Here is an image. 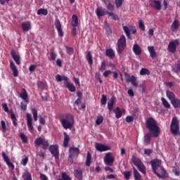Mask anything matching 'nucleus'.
Returning <instances> with one entry per match:
<instances>
[{"label":"nucleus","instance_id":"1","mask_svg":"<svg viewBox=\"0 0 180 180\" xmlns=\"http://www.w3.org/2000/svg\"><path fill=\"white\" fill-rule=\"evenodd\" d=\"M146 127L149 130L150 133L153 134V137H158L160 136V128L157 125V121L153 117H149L146 121Z\"/></svg>","mask_w":180,"mask_h":180},{"label":"nucleus","instance_id":"2","mask_svg":"<svg viewBox=\"0 0 180 180\" xmlns=\"http://www.w3.org/2000/svg\"><path fill=\"white\" fill-rule=\"evenodd\" d=\"M61 124L65 130L67 129H71L74 126V117L72 115L66 114L63 118L60 120Z\"/></svg>","mask_w":180,"mask_h":180},{"label":"nucleus","instance_id":"3","mask_svg":"<svg viewBox=\"0 0 180 180\" xmlns=\"http://www.w3.org/2000/svg\"><path fill=\"white\" fill-rule=\"evenodd\" d=\"M117 51L118 54H122L123 50L126 49V37L122 35L117 42Z\"/></svg>","mask_w":180,"mask_h":180},{"label":"nucleus","instance_id":"4","mask_svg":"<svg viewBox=\"0 0 180 180\" xmlns=\"http://www.w3.org/2000/svg\"><path fill=\"white\" fill-rule=\"evenodd\" d=\"M170 130L174 136L179 134V121L176 117H173L170 126Z\"/></svg>","mask_w":180,"mask_h":180},{"label":"nucleus","instance_id":"5","mask_svg":"<svg viewBox=\"0 0 180 180\" xmlns=\"http://www.w3.org/2000/svg\"><path fill=\"white\" fill-rule=\"evenodd\" d=\"M131 161L133 162V164L135 165V167H136L139 169V171H140V172H141L142 174H146V166L144 165L143 163L141 162V160L134 156L132 157L131 158Z\"/></svg>","mask_w":180,"mask_h":180},{"label":"nucleus","instance_id":"6","mask_svg":"<svg viewBox=\"0 0 180 180\" xmlns=\"http://www.w3.org/2000/svg\"><path fill=\"white\" fill-rule=\"evenodd\" d=\"M115 162V157H113V153L108 152L105 154L104 157V164L112 167Z\"/></svg>","mask_w":180,"mask_h":180},{"label":"nucleus","instance_id":"7","mask_svg":"<svg viewBox=\"0 0 180 180\" xmlns=\"http://www.w3.org/2000/svg\"><path fill=\"white\" fill-rule=\"evenodd\" d=\"M176 46H179V39L171 41L167 46L168 51H169V53H175V51H176Z\"/></svg>","mask_w":180,"mask_h":180},{"label":"nucleus","instance_id":"8","mask_svg":"<svg viewBox=\"0 0 180 180\" xmlns=\"http://www.w3.org/2000/svg\"><path fill=\"white\" fill-rule=\"evenodd\" d=\"M49 151L53 154V157L57 160L60 157V153H58V146L52 145L49 146Z\"/></svg>","mask_w":180,"mask_h":180},{"label":"nucleus","instance_id":"9","mask_svg":"<svg viewBox=\"0 0 180 180\" xmlns=\"http://www.w3.org/2000/svg\"><path fill=\"white\" fill-rule=\"evenodd\" d=\"M153 172L158 178H165V176H167V171H165V169L162 167V166L160 167Z\"/></svg>","mask_w":180,"mask_h":180},{"label":"nucleus","instance_id":"10","mask_svg":"<svg viewBox=\"0 0 180 180\" xmlns=\"http://www.w3.org/2000/svg\"><path fill=\"white\" fill-rule=\"evenodd\" d=\"M95 147H96V150H97V151H100V153H103L105 151H109V150H110V147H109L106 145H103V144H101V143H96Z\"/></svg>","mask_w":180,"mask_h":180},{"label":"nucleus","instance_id":"11","mask_svg":"<svg viewBox=\"0 0 180 180\" xmlns=\"http://www.w3.org/2000/svg\"><path fill=\"white\" fill-rule=\"evenodd\" d=\"M27 125L30 131H32L33 130V118L30 113H27Z\"/></svg>","mask_w":180,"mask_h":180},{"label":"nucleus","instance_id":"12","mask_svg":"<svg viewBox=\"0 0 180 180\" xmlns=\"http://www.w3.org/2000/svg\"><path fill=\"white\" fill-rule=\"evenodd\" d=\"M170 29L173 33H176L179 30V20L175 19L171 25Z\"/></svg>","mask_w":180,"mask_h":180},{"label":"nucleus","instance_id":"13","mask_svg":"<svg viewBox=\"0 0 180 180\" xmlns=\"http://www.w3.org/2000/svg\"><path fill=\"white\" fill-rule=\"evenodd\" d=\"M108 10L102 8V7H98L96 10V14L98 16V18H101V16H105V15H108Z\"/></svg>","mask_w":180,"mask_h":180},{"label":"nucleus","instance_id":"14","mask_svg":"<svg viewBox=\"0 0 180 180\" xmlns=\"http://www.w3.org/2000/svg\"><path fill=\"white\" fill-rule=\"evenodd\" d=\"M161 165V160H151V166H152V169L153 172H155V171L160 168Z\"/></svg>","mask_w":180,"mask_h":180},{"label":"nucleus","instance_id":"15","mask_svg":"<svg viewBox=\"0 0 180 180\" xmlns=\"http://www.w3.org/2000/svg\"><path fill=\"white\" fill-rule=\"evenodd\" d=\"M21 27L22 29V32H29V30H32V22L30 21H25L21 24Z\"/></svg>","mask_w":180,"mask_h":180},{"label":"nucleus","instance_id":"16","mask_svg":"<svg viewBox=\"0 0 180 180\" xmlns=\"http://www.w3.org/2000/svg\"><path fill=\"white\" fill-rule=\"evenodd\" d=\"M69 158H72L75 155L79 154V148H70L69 149Z\"/></svg>","mask_w":180,"mask_h":180},{"label":"nucleus","instance_id":"17","mask_svg":"<svg viewBox=\"0 0 180 180\" xmlns=\"http://www.w3.org/2000/svg\"><path fill=\"white\" fill-rule=\"evenodd\" d=\"M11 56L14 60V61H15V63L18 65H20L21 62H20V56L18 54H16V52H15L14 50L11 51Z\"/></svg>","mask_w":180,"mask_h":180},{"label":"nucleus","instance_id":"18","mask_svg":"<svg viewBox=\"0 0 180 180\" xmlns=\"http://www.w3.org/2000/svg\"><path fill=\"white\" fill-rule=\"evenodd\" d=\"M10 68L13 71V77H18L19 75V71H18V68H16V65H15L13 61L10 62Z\"/></svg>","mask_w":180,"mask_h":180},{"label":"nucleus","instance_id":"19","mask_svg":"<svg viewBox=\"0 0 180 180\" xmlns=\"http://www.w3.org/2000/svg\"><path fill=\"white\" fill-rule=\"evenodd\" d=\"M82 169H76L74 172V175L77 180H82Z\"/></svg>","mask_w":180,"mask_h":180},{"label":"nucleus","instance_id":"20","mask_svg":"<svg viewBox=\"0 0 180 180\" xmlns=\"http://www.w3.org/2000/svg\"><path fill=\"white\" fill-rule=\"evenodd\" d=\"M132 50L134 53L136 54V56H140L141 54V48L140 47V45L138 44H135L132 48Z\"/></svg>","mask_w":180,"mask_h":180},{"label":"nucleus","instance_id":"21","mask_svg":"<svg viewBox=\"0 0 180 180\" xmlns=\"http://www.w3.org/2000/svg\"><path fill=\"white\" fill-rule=\"evenodd\" d=\"M64 140H63V147L67 148L68 147V143H70V135L67 132H63Z\"/></svg>","mask_w":180,"mask_h":180},{"label":"nucleus","instance_id":"22","mask_svg":"<svg viewBox=\"0 0 180 180\" xmlns=\"http://www.w3.org/2000/svg\"><path fill=\"white\" fill-rule=\"evenodd\" d=\"M86 60L88 61L89 65L94 64V59L92 57V51H89L87 55L86 56Z\"/></svg>","mask_w":180,"mask_h":180},{"label":"nucleus","instance_id":"23","mask_svg":"<svg viewBox=\"0 0 180 180\" xmlns=\"http://www.w3.org/2000/svg\"><path fill=\"white\" fill-rule=\"evenodd\" d=\"M166 96L167 98H169V100L170 101V102L173 100H174L175 98H176L175 94L169 90H167L166 91Z\"/></svg>","mask_w":180,"mask_h":180},{"label":"nucleus","instance_id":"24","mask_svg":"<svg viewBox=\"0 0 180 180\" xmlns=\"http://www.w3.org/2000/svg\"><path fill=\"white\" fill-rule=\"evenodd\" d=\"M65 86H66V88H68V89H69V91H70V92H75V86H74V84H72V83H70L69 82H65Z\"/></svg>","mask_w":180,"mask_h":180},{"label":"nucleus","instance_id":"25","mask_svg":"<svg viewBox=\"0 0 180 180\" xmlns=\"http://www.w3.org/2000/svg\"><path fill=\"white\" fill-rule=\"evenodd\" d=\"M27 91H26V89H22V92L20 94V97L21 99H23L26 103L29 102V100H27Z\"/></svg>","mask_w":180,"mask_h":180},{"label":"nucleus","instance_id":"26","mask_svg":"<svg viewBox=\"0 0 180 180\" xmlns=\"http://www.w3.org/2000/svg\"><path fill=\"white\" fill-rule=\"evenodd\" d=\"M113 105H115V98L112 96L108 102V109L110 112L113 109Z\"/></svg>","mask_w":180,"mask_h":180},{"label":"nucleus","instance_id":"27","mask_svg":"<svg viewBox=\"0 0 180 180\" xmlns=\"http://www.w3.org/2000/svg\"><path fill=\"white\" fill-rule=\"evenodd\" d=\"M72 27L78 26V17L75 14H73L72 16Z\"/></svg>","mask_w":180,"mask_h":180},{"label":"nucleus","instance_id":"28","mask_svg":"<svg viewBox=\"0 0 180 180\" xmlns=\"http://www.w3.org/2000/svg\"><path fill=\"white\" fill-rule=\"evenodd\" d=\"M172 105L174 106V109L180 108V100L179 98H175L171 101Z\"/></svg>","mask_w":180,"mask_h":180},{"label":"nucleus","instance_id":"29","mask_svg":"<svg viewBox=\"0 0 180 180\" xmlns=\"http://www.w3.org/2000/svg\"><path fill=\"white\" fill-rule=\"evenodd\" d=\"M156 11H161V1L158 0L153 1V5H152Z\"/></svg>","mask_w":180,"mask_h":180},{"label":"nucleus","instance_id":"30","mask_svg":"<svg viewBox=\"0 0 180 180\" xmlns=\"http://www.w3.org/2000/svg\"><path fill=\"white\" fill-rule=\"evenodd\" d=\"M148 50L152 58H155V57H157V53H155V49H154V46H148Z\"/></svg>","mask_w":180,"mask_h":180},{"label":"nucleus","instance_id":"31","mask_svg":"<svg viewBox=\"0 0 180 180\" xmlns=\"http://www.w3.org/2000/svg\"><path fill=\"white\" fill-rule=\"evenodd\" d=\"M133 171H134V177L135 180H141V175L140 174V173L139 172V171H137L136 169V167H133Z\"/></svg>","mask_w":180,"mask_h":180},{"label":"nucleus","instance_id":"32","mask_svg":"<svg viewBox=\"0 0 180 180\" xmlns=\"http://www.w3.org/2000/svg\"><path fill=\"white\" fill-rule=\"evenodd\" d=\"M105 55L110 58H113L115 57V51L112 49H107L105 51Z\"/></svg>","mask_w":180,"mask_h":180},{"label":"nucleus","instance_id":"33","mask_svg":"<svg viewBox=\"0 0 180 180\" xmlns=\"http://www.w3.org/2000/svg\"><path fill=\"white\" fill-rule=\"evenodd\" d=\"M114 113L115 114L116 119H120V117H122V112L119 107H117L116 109L114 110Z\"/></svg>","mask_w":180,"mask_h":180},{"label":"nucleus","instance_id":"34","mask_svg":"<svg viewBox=\"0 0 180 180\" xmlns=\"http://www.w3.org/2000/svg\"><path fill=\"white\" fill-rule=\"evenodd\" d=\"M172 71L174 72H176V74H179V72H180V61H179L177 63H176L172 67Z\"/></svg>","mask_w":180,"mask_h":180},{"label":"nucleus","instance_id":"35","mask_svg":"<svg viewBox=\"0 0 180 180\" xmlns=\"http://www.w3.org/2000/svg\"><path fill=\"white\" fill-rule=\"evenodd\" d=\"M150 141H151V134H147L144 136V144L145 146H148V144H150Z\"/></svg>","mask_w":180,"mask_h":180},{"label":"nucleus","instance_id":"36","mask_svg":"<svg viewBox=\"0 0 180 180\" xmlns=\"http://www.w3.org/2000/svg\"><path fill=\"white\" fill-rule=\"evenodd\" d=\"M91 160H92V155L91 154V153L87 152V156L86 159V167H91Z\"/></svg>","mask_w":180,"mask_h":180},{"label":"nucleus","instance_id":"37","mask_svg":"<svg viewBox=\"0 0 180 180\" xmlns=\"http://www.w3.org/2000/svg\"><path fill=\"white\" fill-rule=\"evenodd\" d=\"M45 139H43L41 137L37 138L34 141L35 146H41L43 144V142L44 141Z\"/></svg>","mask_w":180,"mask_h":180},{"label":"nucleus","instance_id":"38","mask_svg":"<svg viewBox=\"0 0 180 180\" xmlns=\"http://www.w3.org/2000/svg\"><path fill=\"white\" fill-rule=\"evenodd\" d=\"M161 101H162V103L163 106H165V108H166L167 109H169V108H171V105L169 104V103H168L167 99H165V98H162Z\"/></svg>","mask_w":180,"mask_h":180},{"label":"nucleus","instance_id":"39","mask_svg":"<svg viewBox=\"0 0 180 180\" xmlns=\"http://www.w3.org/2000/svg\"><path fill=\"white\" fill-rule=\"evenodd\" d=\"M22 179L24 180H32V174L27 172L22 174Z\"/></svg>","mask_w":180,"mask_h":180},{"label":"nucleus","instance_id":"40","mask_svg":"<svg viewBox=\"0 0 180 180\" xmlns=\"http://www.w3.org/2000/svg\"><path fill=\"white\" fill-rule=\"evenodd\" d=\"M140 75H150V70L147 68H142L139 72Z\"/></svg>","mask_w":180,"mask_h":180},{"label":"nucleus","instance_id":"41","mask_svg":"<svg viewBox=\"0 0 180 180\" xmlns=\"http://www.w3.org/2000/svg\"><path fill=\"white\" fill-rule=\"evenodd\" d=\"M51 58H49L50 61H55V60L57 58V53L56 51H52L50 52Z\"/></svg>","mask_w":180,"mask_h":180},{"label":"nucleus","instance_id":"42","mask_svg":"<svg viewBox=\"0 0 180 180\" xmlns=\"http://www.w3.org/2000/svg\"><path fill=\"white\" fill-rule=\"evenodd\" d=\"M123 30L125 34H127V37L130 39L131 37V36L130 35V29H129L127 26H124Z\"/></svg>","mask_w":180,"mask_h":180},{"label":"nucleus","instance_id":"43","mask_svg":"<svg viewBox=\"0 0 180 180\" xmlns=\"http://www.w3.org/2000/svg\"><path fill=\"white\" fill-rule=\"evenodd\" d=\"M37 15H44V16L47 15L48 11L44 8H40L37 11Z\"/></svg>","mask_w":180,"mask_h":180},{"label":"nucleus","instance_id":"44","mask_svg":"<svg viewBox=\"0 0 180 180\" xmlns=\"http://www.w3.org/2000/svg\"><path fill=\"white\" fill-rule=\"evenodd\" d=\"M49 146H50V144L49 143V141H47L46 139H44V141L42 142L43 150H47V148H49Z\"/></svg>","mask_w":180,"mask_h":180},{"label":"nucleus","instance_id":"45","mask_svg":"<svg viewBox=\"0 0 180 180\" xmlns=\"http://www.w3.org/2000/svg\"><path fill=\"white\" fill-rule=\"evenodd\" d=\"M31 110L34 122H37V110H36L35 108H32Z\"/></svg>","mask_w":180,"mask_h":180},{"label":"nucleus","instance_id":"46","mask_svg":"<svg viewBox=\"0 0 180 180\" xmlns=\"http://www.w3.org/2000/svg\"><path fill=\"white\" fill-rule=\"evenodd\" d=\"M107 15H108V16H112L114 20H119V16H117V15L115 14L113 12L108 11Z\"/></svg>","mask_w":180,"mask_h":180},{"label":"nucleus","instance_id":"47","mask_svg":"<svg viewBox=\"0 0 180 180\" xmlns=\"http://www.w3.org/2000/svg\"><path fill=\"white\" fill-rule=\"evenodd\" d=\"M1 155L3 157V160L4 161L6 162V164H7L8 162H11V159H9V157H8V155H6V153H2Z\"/></svg>","mask_w":180,"mask_h":180},{"label":"nucleus","instance_id":"48","mask_svg":"<svg viewBox=\"0 0 180 180\" xmlns=\"http://www.w3.org/2000/svg\"><path fill=\"white\" fill-rule=\"evenodd\" d=\"M106 8L110 12H113L115 11V5L112 4V3H108Z\"/></svg>","mask_w":180,"mask_h":180},{"label":"nucleus","instance_id":"49","mask_svg":"<svg viewBox=\"0 0 180 180\" xmlns=\"http://www.w3.org/2000/svg\"><path fill=\"white\" fill-rule=\"evenodd\" d=\"M20 137L22 141V143H27V136H26V135H25V134L23 133H20Z\"/></svg>","mask_w":180,"mask_h":180},{"label":"nucleus","instance_id":"50","mask_svg":"<svg viewBox=\"0 0 180 180\" xmlns=\"http://www.w3.org/2000/svg\"><path fill=\"white\" fill-rule=\"evenodd\" d=\"M11 120L13 122V126H18V123L16 122L18 120L16 119V115H15V114L13 113H11Z\"/></svg>","mask_w":180,"mask_h":180},{"label":"nucleus","instance_id":"51","mask_svg":"<svg viewBox=\"0 0 180 180\" xmlns=\"http://www.w3.org/2000/svg\"><path fill=\"white\" fill-rule=\"evenodd\" d=\"M139 27L143 32L146 31V25H144V22L142 20H139Z\"/></svg>","mask_w":180,"mask_h":180},{"label":"nucleus","instance_id":"52","mask_svg":"<svg viewBox=\"0 0 180 180\" xmlns=\"http://www.w3.org/2000/svg\"><path fill=\"white\" fill-rule=\"evenodd\" d=\"M55 27H56V29H57V30H58L59 29H61V22H60V20L58 19L56 20Z\"/></svg>","mask_w":180,"mask_h":180},{"label":"nucleus","instance_id":"53","mask_svg":"<svg viewBox=\"0 0 180 180\" xmlns=\"http://www.w3.org/2000/svg\"><path fill=\"white\" fill-rule=\"evenodd\" d=\"M103 122V117H102L101 115L98 116L96 120V124H97L98 125L99 124H102Z\"/></svg>","mask_w":180,"mask_h":180},{"label":"nucleus","instance_id":"54","mask_svg":"<svg viewBox=\"0 0 180 180\" xmlns=\"http://www.w3.org/2000/svg\"><path fill=\"white\" fill-rule=\"evenodd\" d=\"M1 129L3 130V133H6V123H5V121L2 120L1 122Z\"/></svg>","mask_w":180,"mask_h":180},{"label":"nucleus","instance_id":"55","mask_svg":"<svg viewBox=\"0 0 180 180\" xmlns=\"http://www.w3.org/2000/svg\"><path fill=\"white\" fill-rule=\"evenodd\" d=\"M105 70H106V63H105V61H102L101 64L100 70L101 72H103Z\"/></svg>","mask_w":180,"mask_h":180},{"label":"nucleus","instance_id":"56","mask_svg":"<svg viewBox=\"0 0 180 180\" xmlns=\"http://www.w3.org/2000/svg\"><path fill=\"white\" fill-rule=\"evenodd\" d=\"M66 51H67L68 54L71 56V54L74 53V48L66 46Z\"/></svg>","mask_w":180,"mask_h":180},{"label":"nucleus","instance_id":"57","mask_svg":"<svg viewBox=\"0 0 180 180\" xmlns=\"http://www.w3.org/2000/svg\"><path fill=\"white\" fill-rule=\"evenodd\" d=\"M20 109L21 110H23L24 112L26 111V110L27 109V104L23 102L20 103Z\"/></svg>","mask_w":180,"mask_h":180},{"label":"nucleus","instance_id":"58","mask_svg":"<svg viewBox=\"0 0 180 180\" xmlns=\"http://www.w3.org/2000/svg\"><path fill=\"white\" fill-rule=\"evenodd\" d=\"M107 101H108L107 97L105 95H102L101 100V104L106 105Z\"/></svg>","mask_w":180,"mask_h":180},{"label":"nucleus","instance_id":"59","mask_svg":"<svg viewBox=\"0 0 180 180\" xmlns=\"http://www.w3.org/2000/svg\"><path fill=\"white\" fill-rule=\"evenodd\" d=\"M122 174H123L125 179H127V180L130 179V175H131L130 172H124Z\"/></svg>","mask_w":180,"mask_h":180},{"label":"nucleus","instance_id":"60","mask_svg":"<svg viewBox=\"0 0 180 180\" xmlns=\"http://www.w3.org/2000/svg\"><path fill=\"white\" fill-rule=\"evenodd\" d=\"M115 5L117 8H120L123 5V0H115Z\"/></svg>","mask_w":180,"mask_h":180},{"label":"nucleus","instance_id":"61","mask_svg":"<svg viewBox=\"0 0 180 180\" xmlns=\"http://www.w3.org/2000/svg\"><path fill=\"white\" fill-rule=\"evenodd\" d=\"M29 161V158H25L21 160V164L23 167H26L27 162Z\"/></svg>","mask_w":180,"mask_h":180},{"label":"nucleus","instance_id":"62","mask_svg":"<svg viewBox=\"0 0 180 180\" xmlns=\"http://www.w3.org/2000/svg\"><path fill=\"white\" fill-rule=\"evenodd\" d=\"M37 65H31L30 67H29V71L30 72H33V71H34L37 68Z\"/></svg>","mask_w":180,"mask_h":180},{"label":"nucleus","instance_id":"63","mask_svg":"<svg viewBox=\"0 0 180 180\" xmlns=\"http://www.w3.org/2000/svg\"><path fill=\"white\" fill-rule=\"evenodd\" d=\"M133 120H134V118L133 117H131V116H127L126 117V122L127 123H131V122H133Z\"/></svg>","mask_w":180,"mask_h":180},{"label":"nucleus","instance_id":"64","mask_svg":"<svg viewBox=\"0 0 180 180\" xmlns=\"http://www.w3.org/2000/svg\"><path fill=\"white\" fill-rule=\"evenodd\" d=\"M6 165H8V168H11V169H15V165H13V163L8 162L6 163Z\"/></svg>","mask_w":180,"mask_h":180}]
</instances>
